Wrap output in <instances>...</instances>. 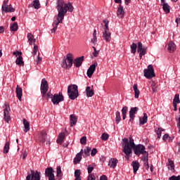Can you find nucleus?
Instances as JSON below:
<instances>
[{
  "mask_svg": "<svg viewBox=\"0 0 180 180\" xmlns=\"http://www.w3.org/2000/svg\"><path fill=\"white\" fill-rule=\"evenodd\" d=\"M56 9L58 11V15L53 23V29L51 30V33H56L58 25L64 20L67 11L72 12L74 11V6L71 3L65 4L64 0H56Z\"/></svg>",
  "mask_w": 180,
  "mask_h": 180,
  "instance_id": "nucleus-1",
  "label": "nucleus"
},
{
  "mask_svg": "<svg viewBox=\"0 0 180 180\" xmlns=\"http://www.w3.org/2000/svg\"><path fill=\"white\" fill-rule=\"evenodd\" d=\"M68 95L69 96V99L74 101L77 99V96H79V94L78 93V86L77 84H70L68 86Z\"/></svg>",
  "mask_w": 180,
  "mask_h": 180,
  "instance_id": "nucleus-2",
  "label": "nucleus"
},
{
  "mask_svg": "<svg viewBox=\"0 0 180 180\" xmlns=\"http://www.w3.org/2000/svg\"><path fill=\"white\" fill-rule=\"evenodd\" d=\"M72 63H74V56L72 53H68L66 58H63L61 65L63 68L70 70L72 67Z\"/></svg>",
  "mask_w": 180,
  "mask_h": 180,
  "instance_id": "nucleus-3",
  "label": "nucleus"
},
{
  "mask_svg": "<svg viewBox=\"0 0 180 180\" xmlns=\"http://www.w3.org/2000/svg\"><path fill=\"white\" fill-rule=\"evenodd\" d=\"M123 141V153L126 155L125 158L129 161L130 160V155L133 153V150L130 148L129 144V139L125 138L122 139Z\"/></svg>",
  "mask_w": 180,
  "mask_h": 180,
  "instance_id": "nucleus-4",
  "label": "nucleus"
},
{
  "mask_svg": "<svg viewBox=\"0 0 180 180\" xmlns=\"http://www.w3.org/2000/svg\"><path fill=\"white\" fill-rule=\"evenodd\" d=\"M143 75L148 79H151V78L155 77V73H154V67H153V65H149L147 69H144Z\"/></svg>",
  "mask_w": 180,
  "mask_h": 180,
  "instance_id": "nucleus-5",
  "label": "nucleus"
},
{
  "mask_svg": "<svg viewBox=\"0 0 180 180\" xmlns=\"http://www.w3.org/2000/svg\"><path fill=\"white\" fill-rule=\"evenodd\" d=\"M109 24H105L104 25V31L103 32V39L107 41L108 43H109V41H110V39H112L111 34L109 32Z\"/></svg>",
  "mask_w": 180,
  "mask_h": 180,
  "instance_id": "nucleus-6",
  "label": "nucleus"
},
{
  "mask_svg": "<svg viewBox=\"0 0 180 180\" xmlns=\"http://www.w3.org/2000/svg\"><path fill=\"white\" fill-rule=\"evenodd\" d=\"M39 141L42 144L46 142V144H50V139H47V132L46 131H41L39 134Z\"/></svg>",
  "mask_w": 180,
  "mask_h": 180,
  "instance_id": "nucleus-7",
  "label": "nucleus"
},
{
  "mask_svg": "<svg viewBox=\"0 0 180 180\" xmlns=\"http://www.w3.org/2000/svg\"><path fill=\"white\" fill-rule=\"evenodd\" d=\"M134 153L136 154V155H140V154L144 155L147 151H146V146L143 145H137L135 147L133 148Z\"/></svg>",
  "mask_w": 180,
  "mask_h": 180,
  "instance_id": "nucleus-8",
  "label": "nucleus"
},
{
  "mask_svg": "<svg viewBox=\"0 0 180 180\" xmlns=\"http://www.w3.org/2000/svg\"><path fill=\"white\" fill-rule=\"evenodd\" d=\"M25 180H40V172L31 170V173H28Z\"/></svg>",
  "mask_w": 180,
  "mask_h": 180,
  "instance_id": "nucleus-9",
  "label": "nucleus"
},
{
  "mask_svg": "<svg viewBox=\"0 0 180 180\" xmlns=\"http://www.w3.org/2000/svg\"><path fill=\"white\" fill-rule=\"evenodd\" d=\"M2 9V13L6 12V13H8V12L12 13L15 12V9L12 6V4L8 5V1H4V4L1 7Z\"/></svg>",
  "mask_w": 180,
  "mask_h": 180,
  "instance_id": "nucleus-10",
  "label": "nucleus"
},
{
  "mask_svg": "<svg viewBox=\"0 0 180 180\" xmlns=\"http://www.w3.org/2000/svg\"><path fill=\"white\" fill-rule=\"evenodd\" d=\"M64 101V96H63V93L59 92L58 94H54L51 102L53 103V105H58L60 102H63Z\"/></svg>",
  "mask_w": 180,
  "mask_h": 180,
  "instance_id": "nucleus-11",
  "label": "nucleus"
},
{
  "mask_svg": "<svg viewBox=\"0 0 180 180\" xmlns=\"http://www.w3.org/2000/svg\"><path fill=\"white\" fill-rule=\"evenodd\" d=\"M40 89L42 96L44 97L46 94H47V91H49V83L46 79H42Z\"/></svg>",
  "mask_w": 180,
  "mask_h": 180,
  "instance_id": "nucleus-12",
  "label": "nucleus"
},
{
  "mask_svg": "<svg viewBox=\"0 0 180 180\" xmlns=\"http://www.w3.org/2000/svg\"><path fill=\"white\" fill-rule=\"evenodd\" d=\"M45 176H46L49 180H56V176H54V170L53 169V167H47L45 169Z\"/></svg>",
  "mask_w": 180,
  "mask_h": 180,
  "instance_id": "nucleus-13",
  "label": "nucleus"
},
{
  "mask_svg": "<svg viewBox=\"0 0 180 180\" xmlns=\"http://www.w3.org/2000/svg\"><path fill=\"white\" fill-rule=\"evenodd\" d=\"M9 112H11V107L9 105L6 104L5 108L4 110V119L7 123H9V121L11 120V115H9Z\"/></svg>",
  "mask_w": 180,
  "mask_h": 180,
  "instance_id": "nucleus-14",
  "label": "nucleus"
},
{
  "mask_svg": "<svg viewBox=\"0 0 180 180\" xmlns=\"http://www.w3.org/2000/svg\"><path fill=\"white\" fill-rule=\"evenodd\" d=\"M138 53H139V57L141 59L143 56H146V53H147V48L146 46H143V44L141 42H138Z\"/></svg>",
  "mask_w": 180,
  "mask_h": 180,
  "instance_id": "nucleus-15",
  "label": "nucleus"
},
{
  "mask_svg": "<svg viewBox=\"0 0 180 180\" xmlns=\"http://www.w3.org/2000/svg\"><path fill=\"white\" fill-rule=\"evenodd\" d=\"M96 65H98V63H94L87 70V77H89V78H91L92 75H94V72H95V70H96Z\"/></svg>",
  "mask_w": 180,
  "mask_h": 180,
  "instance_id": "nucleus-16",
  "label": "nucleus"
},
{
  "mask_svg": "<svg viewBox=\"0 0 180 180\" xmlns=\"http://www.w3.org/2000/svg\"><path fill=\"white\" fill-rule=\"evenodd\" d=\"M86 94L87 98H92L94 95H95V91H94V86H87L86 88Z\"/></svg>",
  "mask_w": 180,
  "mask_h": 180,
  "instance_id": "nucleus-17",
  "label": "nucleus"
},
{
  "mask_svg": "<svg viewBox=\"0 0 180 180\" xmlns=\"http://www.w3.org/2000/svg\"><path fill=\"white\" fill-rule=\"evenodd\" d=\"M84 56L79 57L74 60V65L77 67V68H79L81 65H82V63L84 62Z\"/></svg>",
  "mask_w": 180,
  "mask_h": 180,
  "instance_id": "nucleus-18",
  "label": "nucleus"
},
{
  "mask_svg": "<svg viewBox=\"0 0 180 180\" xmlns=\"http://www.w3.org/2000/svg\"><path fill=\"white\" fill-rule=\"evenodd\" d=\"M117 16H118V18H124V10L123 9L122 6L120 4L117 11Z\"/></svg>",
  "mask_w": 180,
  "mask_h": 180,
  "instance_id": "nucleus-19",
  "label": "nucleus"
},
{
  "mask_svg": "<svg viewBox=\"0 0 180 180\" xmlns=\"http://www.w3.org/2000/svg\"><path fill=\"white\" fill-rule=\"evenodd\" d=\"M176 46L173 41H169L167 45V50L169 53H174V50L176 49Z\"/></svg>",
  "mask_w": 180,
  "mask_h": 180,
  "instance_id": "nucleus-20",
  "label": "nucleus"
},
{
  "mask_svg": "<svg viewBox=\"0 0 180 180\" xmlns=\"http://www.w3.org/2000/svg\"><path fill=\"white\" fill-rule=\"evenodd\" d=\"M15 93L17 95V98H18V101H22V89L19 87V85H17L16 86Z\"/></svg>",
  "mask_w": 180,
  "mask_h": 180,
  "instance_id": "nucleus-21",
  "label": "nucleus"
},
{
  "mask_svg": "<svg viewBox=\"0 0 180 180\" xmlns=\"http://www.w3.org/2000/svg\"><path fill=\"white\" fill-rule=\"evenodd\" d=\"M131 166L133 167L134 174H137V171H139V168H140V163L137 161H133Z\"/></svg>",
  "mask_w": 180,
  "mask_h": 180,
  "instance_id": "nucleus-22",
  "label": "nucleus"
},
{
  "mask_svg": "<svg viewBox=\"0 0 180 180\" xmlns=\"http://www.w3.org/2000/svg\"><path fill=\"white\" fill-rule=\"evenodd\" d=\"M118 162H119V160H117V159L112 158L110 159L108 165L109 167H110V168H116V165H117Z\"/></svg>",
  "mask_w": 180,
  "mask_h": 180,
  "instance_id": "nucleus-23",
  "label": "nucleus"
},
{
  "mask_svg": "<svg viewBox=\"0 0 180 180\" xmlns=\"http://www.w3.org/2000/svg\"><path fill=\"white\" fill-rule=\"evenodd\" d=\"M64 139H65V133L62 132L58 135L56 142L58 143V144H63V141H64Z\"/></svg>",
  "mask_w": 180,
  "mask_h": 180,
  "instance_id": "nucleus-24",
  "label": "nucleus"
},
{
  "mask_svg": "<svg viewBox=\"0 0 180 180\" xmlns=\"http://www.w3.org/2000/svg\"><path fill=\"white\" fill-rule=\"evenodd\" d=\"M77 121L78 118H77V116H75V115H70V127H72V126H75Z\"/></svg>",
  "mask_w": 180,
  "mask_h": 180,
  "instance_id": "nucleus-25",
  "label": "nucleus"
},
{
  "mask_svg": "<svg viewBox=\"0 0 180 180\" xmlns=\"http://www.w3.org/2000/svg\"><path fill=\"white\" fill-rule=\"evenodd\" d=\"M133 89L134 91L136 99H139V96L140 95V90H139V86L137 85V84H134Z\"/></svg>",
  "mask_w": 180,
  "mask_h": 180,
  "instance_id": "nucleus-26",
  "label": "nucleus"
},
{
  "mask_svg": "<svg viewBox=\"0 0 180 180\" xmlns=\"http://www.w3.org/2000/svg\"><path fill=\"white\" fill-rule=\"evenodd\" d=\"M137 112H139L138 107H132L129 110V116H136L137 115Z\"/></svg>",
  "mask_w": 180,
  "mask_h": 180,
  "instance_id": "nucleus-27",
  "label": "nucleus"
},
{
  "mask_svg": "<svg viewBox=\"0 0 180 180\" xmlns=\"http://www.w3.org/2000/svg\"><path fill=\"white\" fill-rule=\"evenodd\" d=\"M23 124L25 127L24 131L27 133L30 130V125L26 119L23 120Z\"/></svg>",
  "mask_w": 180,
  "mask_h": 180,
  "instance_id": "nucleus-28",
  "label": "nucleus"
},
{
  "mask_svg": "<svg viewBox=\"0 0 180 180\" xmlns=\"http://www.w3.org/2000/svg\"><path fill=\"white\" fill-rule=\"evenodd\" d=\"M15 64L17 65H25V62L23 61V58L22 56H18L17 59L15 60Z\"/></svg>",
  "mask_w": 180,
  "mask_h": 180,
  "instance_id": "nucleus-29",
  "label": "nucleus"
},
{
  "mask_svg": "<svg viewBox=\"0 0 180 180\" xmlns=\"http://www.w3.org/2000/svg\"><path fill=\"white\" fill-rule=\"evenodd\" d=\"M147 119H148L147 113H143V117L139 119L140 124H146V123H147Z\"/></svg>",
  "mask_w": 180,
  "mask_h": 180,
  "instance_id": "nucleus-30",
  "label": "nucleus"
},
{
  "mask_svg": "<svg viewBox=\"0 0 180 180\" xmlns=\"http://www.w3.org/2000/svg\"><path fill=\"white\" fill-rule=\"evenodd\" d=\"M56 176L58 180H61V176H63V172H61V167H57V174Z\"/></svg>",
  "mask_w": 180,
  "mask_h": 180,
  "instance_id": "nucleus-31",
  "label": "nucleus"
},
{
  "mask_svg": "<svg viewBox=\"0 0 180 180\" xmlns=\"http://www.w3.org/2000/svg\"><path fill=\"white\" fill-rule=\"evenodd\" d=\"M19 29V26L18 25V22H13L12 25L10 27V30L11 32H16Z\"/></svg>",
  "mask_w": 180,
  "mask_h": 180,
  "instance_id": "nucleus-32",
  "label": "nucleus"
},
{
  "mask_svg": "<svg viewBox=\"0 0 180 180\" xmlns=\"http://www.w3.org/2000/svg\"><path fill=\"white\" fill-rule=\"evenodd\" d=\"M162 6L165 13H169V5H168V4H163Z\"/></svg>",
  "mask_w": 180,
  "mask_h": 180,
  "instance_id": "nucleus-33",
  "label": "nucleus"
},
{
  "mask_svg": "<svg viewBox=\"0 0 180 180\" xmlns=\"http://www.w3.org/2000/svg\"><path fill=\"white\" fill-rule=\"evenodd\" d=\"M130 47H131V53H132V54H136V51L137 50V44H136L135 43H132Z\"/></svg>",
  "mask_w": 180,
  "mask_h": 180,
  "instance_id": "nucleus-34",
  "label": "nucleus"
},
{
  "mask_svg": "<svg viewBox=\"0 0 180 180\" xmlns=\"http://www.w3.org/2000/svg\"><path fill=\"white\" fill-rule=\"evenodd\" d=\"M9 142H6L4 147V154H8L9 153Z\"/></svg>",
  "mask_w": 180,
  "mask_h": 180,
  "instance_id": "nucleus-35",
  "label": "nucleus"
},
{
  "mask_svg": "<svg viewBox=\"0 0 180 180\" xmlns=\"http://www.w3.org/2000/svg\"><path fill=\"white\" fill-rule=\"evenodd\" d=\"M91 148L90 147H86V149H84V155L83 157L85 158L86 157H89L90 153H91Z\"/></svg>",
  "mask_w": 180,
  "mask_h": 180,
  "instance_id": "nucleus-36",
  "label": "nucleus"
},
{
  "mask_svg": "<svg viewBox=\"0 0 180 180\" xmlns=\"http://www.w3.org/2000/svg\"><path fill=\"white\" fill-rule=\"evenodd\" d=\"M115 115H116L115 122H116L117 124H119L120 120H122V118L120 117V112L117 111L115 112Z\"/></svg>",
  "mask_w": 180,
  "mask_h": 180,
  "instance_id": "nucleus-37",
  "label": "nucleus"
},
{
  "mask_svg": "<svg viewBox=\"0 0 180 180\" xmlns=\"http://www.w3.org/2000/svg\"><path fill=\"white\" fill-rule=\"evenodd\" d=\"M33 6L34 9H40V1L39 0H34L33 1Z\"/></svg>",
  "mask_w": 180,
  "mask_h": 180,
  "instance_id": "nucleus-38",
  "label": "nucleus"
},
{
  "mask_svg": "<svg viewBox=\"0 0 180 180\" xmlns=\"http://www.w3.org/2000/svg\"><path fill=\"white\" fill-rule=\"evenodd\" d=\"M129 148L133 150L134 147L136 146V144H134V139L132 138H129Z\"/></svg>",
  "mask_w": 180,
  "mask_h": 180,
  "instance_id": "nucleus-39",
  "label": "nucleus"
},
{
  "mask_svg": "<svg viewBox=\"0 0 180 180\" xmlns=\"http://www.w3.org/2000/svg\"><path fill=\"white\" fill-rule=\"evenodd\" d=\"M81 160H82V156L77 154L76 157L74 159L73 162H74V164H77V162H79L81 161Z\"/></svg>",
  "mask_w": 180,
  "mask_h": 180,
  "instance_id": "nucleus-40",
  "label": "nucleus"
},
{
  "mask_svg": "<svg viewBox=\"0 0 180 180\" xmlns=\"http://www.w3.org/2000/svg\"><path fill=\"white\" fill-rule=\"evenodd\" d=\"M34 36H33V34H32V33H28L27 34V39H28V41H29V43H30V45H32V43H33V39H34Z\"/></svg>",
  "mask_w": 180,
  "mask_h": 180,
  "instance_id": "nucleus-41",
  "label": "nucleus"
},
{
  "mask_svg": "<svg viewBox=\"0 0 180 180\" xmlns=\"http://www.w3.org/2000/svg\"><path fill=\"white\" fill-rule=\"evenodd\" d=\"M143 155V157L142 158V160H143V162H148V152H145V153Z\"/></svg>",
  "mask_w": 180,
  "mask_h": 180,
  "instance_id": "nucleus-42",
  "label": "nucleus"
},
{
  "mask_svg": "<svg viewBox=\"0 0 180 180\" xmlns=\"http://www.w3.org/2000/svg\"><path fill=\"white\" fill-rule=\"evenodd\" d=\"M108 139H109V134H108L106 133L102 134L101 140H103V141H106V140H108Z\"/></svg>",
  "mask_w": 180,
  "mask_h": 180,
  "instance_id": "nucleus-43",
  "label": "nucleus"
},
{
  "mask_svg": "<svg viewBox=\"0 0 180 180\" xmlns=\"http://www.w3.org/2000/svg\"><path fill=\"white\" fill-rule=\"evenodd\" d=\"M169 161V164H168V167L169 168H171V169H175V165H174V161L171 160H168Z\"/></svg>",
  "mask_w": 180,
  "mask_h": 180,
  "instance_id": "nucleus-44",
  "label": "nucleus"
},
{
  "mask_svg": "<svg viewBox=\"0 0 180 180\" xmlns=\"http://www.w3.org/2000/svg\"><path fill=\"white\" fill-rule=\"evenodd\" d=\"M179 94H176L174 98L173 99V103H179Z\"/></svg>",
  "mask_w": 180,
  "mask_h": 180,
  "instance_id": "nucleus-45",
  "label": "nucleus"
},
{
  "mask_svg": "<svg viewBox=\"0 0 180 180\" xmlns=\"http://www.w3.org/2000/svg\"><path fill=\"white\" fill-rule=\"evenodd\" d=\"M75 178H81V170L76 169L75 171Z\"/></svg>",
  "mask_w": 180,
  "mask_h": 180,
  "instance_id": "nucleus-46",
  "label": "nucleus"
},
{
  "mask_svg": "<svg viewBox=\"0 0 180 180\" xmlns=\"http://www.w3.org/2000/svg\"><path fill=\"white\" fill-rule=\"evenodd\" d=\"M93 49H94V52H93V56L94 57H98V56H99V51H97L96 48L95 46H93Z\"/></svg>",
  "mask_w": 180,
  "mask_h": 180,
  "instance_id": "nucleus-47",
  "label": "nucleus"
},
{
  "mask_svg": "<svg viewBox=\"0 0 180 180\" xmlns=\"http://www.w3.org/2000/svg\"><path fill=\"white\" fill-rule=\"evenodd\" d=\"M127 110H129V108L127 106H124L122 109V115H126L127 113Z\"/></svg>",
  "mask_w": 180,
  "mask_h": 180,
  "instance_id": "nucleus-48",
  "label": "nucleus"
},
{
  "mask_svg": "<svg viewBox=\"0 0 180 180\" xmlns=\"http://www.w3.org/2000/svg\"><path fill=\"white\" fill-rule=\"evenodd\" d=\"M81 144H86V136H83L80 139Z\"/></svg>",
  "mask_w": 180,
  "mask_h": 180,
  "instance_id": "nucleus-49",
  "label": "nucleus"
},
{
  "mask_svg": "<svg viewBox=\"0 0 180 180\" xmlns=\"http://www.w3.org/2000/svg\"><path fill=\"white\" fill-rule=\"evenodd\" d=\"M96 153H98L96 148H93L91 153V157H95V155H96Z\"/></svg>",
  "mask_w": 180,
  "mask_h": 180,
  "instance_id": "nucleus-50",
  "label": "nucleus"
},
{
  "mask_svg": "<svg viewBox=\"0 0 180 180\" xmlns=\"http://www.w3.org/2000/svg\"><path fill=\"white\" fill-rule=\"evenodd\" d=\"M176 122H177V128L179 129V133H180V117H176Z\"/></svg>",
  "mask_w": 180,
  "mask_h": 180,
  "instance_id": "nucleus-51",
  "label": "nucleus"
},
{
  "mask_svg": "<svg viewBox=\"0 0 180 180\" xmlns=\"http://www.w3.org/2000/svg\"><path fill=\"white\" fill-rule=\"evenodd\" d=\"M13 56H15V57H18L20 56H22V52L19 51H15L13 53Z\"/></svg>",
  "mask_w": 180,
  "mask_h": 180,
  "instance_id": "nucleus-52",
  "label": "nucleus"
},
{
  "mask_svg": "<svg viewBox=\"0 0 180 180\" xmlns=\"http://www.w3.org/2000/svg\"><path fill=\"white\" fill-rule=\"evenodd\" d=\"M21 157H22V159L25 160L27 157V152L24 150L21 154Z\"/></svg>",
  "mask_w": 180,
  "mask_h": 180,
  "instance_id": "nucleus-53",
  "label": "nucleus"
},
{
  "mask_svg": "<svg viewBox=\"0 0 180 180\" xmlns=\"http://www.w3.org/2000/svg\"><path fill=\"white\" fill-rule=\"evenodd\" d=\"M87 180H95V175L89 174L88 176Z\"/></svg>",
  "mask_w": 180,
  "mask_h": 180,
  "instance_id": "nucleus-54",
  "label": "nucleus"
},
{
  "mask_svg": "<svg viewBox=\"0 0 180 180\" xmlns=\"http://www.w3.org/2000/svg\"><path fill=\"white\" fill-rule=\"evenodd\" d=\"M87 170H88V174H91L92 171H94V167H91V165H89L87 168Z\"/></svg>",
  "mask_w": 180,
  "mask_h": 180,
  "instance_id": "nucleus-55",
  "label": "nucleus"
},
{
  "mask_svg": "<svg viewBox=\"0 0 180 180\" xmlns=\"http://www.w3.org/2000/svg\"><path fill=\"white\" fill-rule=\"evenodd\" d=\"M175 22L176 23V27H178L180 25V15L177 18H176Z\"/></svg>",
  "mask_w": 180,
  "mask_h": 180,
  "instance_id": "nucleus-56",
  "label": "nucleus"
},
{
  "mask_svg": "<svg viewBox=\"0 0 180 180\" xmlns=\"http://www.w3.org/2000/svg\"><path fill=\"white\" fill-rule=\"evenodd\" d=\"M98 41V38L96 37H93L91 39V42L94 43V46L96 44V41Z\"/></svg>",
  "mask_w": 180,
  "mask_h": 180,
  "instance_id": "nucleus-57",
  "label": "nucleus"
},
{
  "mask_svg": "<svg viewBox=\"0 0 180 180\" xmlns=\"http://www.w3.org/2000/svg\"><path fill=\"white\" fill-rule=\"evenodd\" d=\"M136 116L129 115V123H133L134 122V118Z\"/></svg>",
  "mask_w": 180,
  "mask_h": 180,
  "instance_id": "nucleus-58",
  "label": "nucleus"
},
{
  "mask_svg": "<svg viewBox=\"0 0 180 180\" xmlns=\"http://www.w3.org/2000/svg\"><path fill=\"white\" fill-rule=\"evenodd\" d=\"M168 137H169V136L168 135V134H165L163 136L162 140H164V141H167V140H168Z\"/></svg>",
  "mask_w": 180,
  "mask_h": 180,
  "instance_id": "nucleus-59",
  "label": "nucleus"
},
{
  "mask_svg": "<svg viewBox=\"0 0 180 180\" xmlns=\"http://www.w3.org/2000/svg\"><path fill=\"white\" fill-rule=\"evenodd\" d=\"M53 95H52V94L51 93V92H48V94H46V97L48 98H51V99H53Z\"/></svg>",
  "mask_w": 180,
  "mask_h": 180,
  "instance_id": "nucleus-60",
  "label": "nucleus"
},
{
  "mask_svg": "<svg viewBox=\"0 0 180 180\" xmlns=\"http://www.w3.org/2000/svg\"><path fill=\"white\" fill-rule=\"evenodd\" d=\"M151 86L153 92H157V86H155L154 84H152Z\"/></svg>",
  "mask_w": 180,
  "mask_h": 180,
  "instance_id": "nucleus-61",
  "label": "nucleus"
},
{
  "mask_svg": "<svg viewBox=\"0 0 180 180\" xmlns=\"http://www.w3.org/2000/svg\"><path fill=\"white\" fill-rule=\"evenodd\" d=\"M143 165L146 168V169H148V168H150V165H148V162H144Z\"/></svg>",
  "mask_w": 180,
  "mask_h": 180,
  "instance_id": "nucleus-62",
  "label": "nucleus"
},
{
  "mask_svg": "<svg viewBox=\"0 0 180 180\" xmlns=\"http://www.w3.org/2000/svg\"><path fill=\"white\" fill-rule=\"evenodd\" d=\"M162 131H161V129L159 131V130H158V131H157V134H158V139H161V134H162Z\"/></svg>",
  "mask_w": 180,
  "mask_h": 180,
  "instance_id": "nucleus-63",
  "label": "nucleus"
},
{
  "mask_svg": "<svg viewBox=\"0 0 180 180\" xmlns=\"http://www.w3.org/2000/svg\"><path fill=\"white\" fill-rule=\"evenodd\" d=\"M100 180H108V177L105 175H103L100 177Z\"/></svg>",
  "mask_w": 180,
  "mask_h": 180,
  "instance_id": "nucleus-64",
  "label": "nucleus"
}]
</instances>
